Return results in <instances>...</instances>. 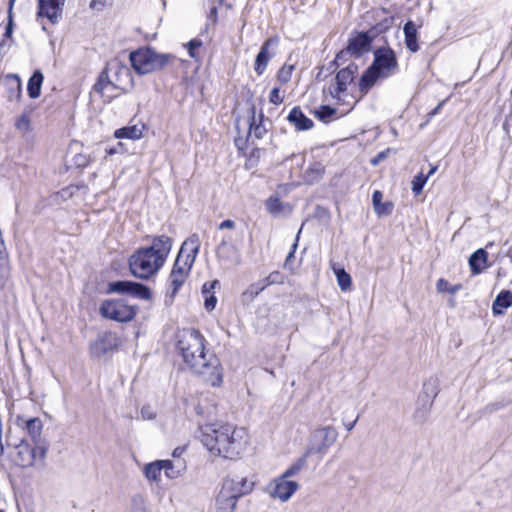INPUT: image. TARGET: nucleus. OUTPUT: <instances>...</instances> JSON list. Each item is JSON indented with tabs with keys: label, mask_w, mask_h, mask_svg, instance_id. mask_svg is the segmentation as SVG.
I'll return each mask as SVG.
<instances>
[{
	"label": "nucleus",
	"mask_w": 512,
	"mask_h": 512,
	"mask_svg": "<svg viewBox=\"0 0 512 512\" xmlns=\"http://www.w3.org/2000/svg\"><path fill=\"white\" fill-rule=\"evenodd\" d=\"M237 507L235 498L229 496L225 491L220 489L216 496V510L217 512H234Z\"/></svg>",
	"instance_id": "nucleus-31"
},
{
	"label": "nucleus",
	"mask_w": 512,
	"mask_h": 512,
	"mask_svg": "<svg viewBox=\"0 0 512 512\" xmlns=\"http://www.w3.org/2000/svg\"><path fill=\"white\" fill-rule=\"evenodd\" d=\"M436 288L438 292L444 293L447 292L449 294H455L461 289V285H451L447 280L444 278H440L436 283Z\"/></svg>",
	"instance_id": "nucleus-46"
},
{
	"label": "nucleus",
	"mask_w": 512,
	"mask_h": 512,
	"mask_svg": "<svg viewBox=\"0 0 512 512\" xmlns=\"http://www.w3.org/2000/svg\"><path fill=\"white\" fill-rule=\"evenodd\" d=\"M392 151H393L392 148H387V149L379 152L375 157H373L370 160L371 165L372 166H377L379 163L384 161Z\"/></svg>",
	"instance_id": "nucleus-54"
},
{
	"label": "nucleus",
	"mask_w": 512,
	"mask_h": 512,
	"mask_svg": "<svg viewBox=\"0 0 512 512\" xmlns=\"http://www.w3.org/2000/svg\"><path fill=\"white\" fill-rule=\"evenodd\" d=\"M216 255L220 260H225L236 264L240 262L237 247L230 243V241L226 238H223V240L218 245Z\"/></svg>",
	"instance_id": "nucleus-22"
},
{
	"label": "nucleus",
	"mask_w": 512,
	"mask_h": 512,
	"mask_svg": "<svg viewBox=\"0 0 512 512\" xmlns=\"http://www.w3.org/2000/svg\"><path fill=\"white\" fill-rule=\"evenodd\" d=\"M394 204L390 201L382 202L379 206L374 208V212L379 216H389L392 214Z\"/></svg>",
	"instance_id": "nucleus-49"
},
{
	"label": "nucleus",
	"mask_w": 512,
	"mask_h": 512,
	"mask_svg": "<svg viewBox=\"0 0 512 512\" xmlns=\"http://www.w3.org/2000/svg\"><path fill=\"white\" fill-rule=\"evenodd\" d=\"M203 42L202 40L198 39V38H194V39H191L187 44H186V48H187V51H188V54L191 58H196L197 57V53H196V50L198 48H200L202 46Z\"/></svg>",
	"instance_id": "nucleus-51"
},
{
	"label": "nucleus",
	"mask_w": 512,
	"mask_h": 512,
	"mask_svg": "<svg viewBox=\"0 0 512 512\" xmlns=\"http://www.w3.org/2000/svg\"><path fill=\"white\" fill-rule=\"evenodd\" d=\"M287 121L292 124L297 131H307L314 126L313 120L307 117L299 106H295L290 110Z\"/></svg>",
	"instance_id": "nucleus-18"
},
{
	"label": "nucleus",
	"mask_w": 512,
	"mask_h": 512,
	"mask_svg": "<svg viewBox=\"0 0 512 512\" xmlns=\"http://www.w3.org/2000/svg\"><path fill=\"white\" fill-rule=\"evenodd\" d=\"M512 306V291L501 290L492 303V314L495 317L503 316L508 308Z\"/></svg>",
	"instance_id": "nucleus-20"
},
{
	"label": "nucleus",
	"mask_w": 512,
	"mask_h": 512,
	"mask_svg": "<svg viewBox=\"0 0 512 512\" xmlns=\"http://www.w3.org/2000/svg\"><path fill=\"white\" fill-rule=\"evenodd\" d=\"M206 339L199 330L190 328L177 334L176 348L183 361L190 369L202 376H216L217 381H222L219 372V359L213 353L205 352Z\"/></svg>",
	"instance_id": "nucleus-1"
},
{
	"label": "nucleus",
	"mask_w": 512,
	"mask_h": 512,
	"mask_svg": "<svg viewBox=\"0 0 512 512\" xmlns=\"http://www.w3.org/2000/svg\"><path fill=\"white\" fill-rule=\"evenodd\" d=\"M267 288L263 279L256 283L251 284L243 293L242 301L250 303L252 302L264 289Z\"/></svg>",
	"instance_id": "nucleus-34"
},
{
	"label": "nucleus",
	"mask_w": 512,
	"mask_h": 512,
	"mask_svg": "<svg viewBox=\"0 0 512 512\" xmlns=\"http://www.w3.org/2000/svg\"><path fill=\"white\" fill-rule=\"evenodd\" d=\"M175 60V55L159 53L149 45L139 47L129 53L130 65L139 76L161 72Z\"/></svg>",
	"instance_id": "nucleus-3"
},
{
	"label": "nucleus",
	"mask_w": 512,
	"mask_h": 512,
	"mask_svg": "<svg viewBox=\"0 0 512 512\" xmlns=\"http://www.w3.org/2000/svg\"><path fill=\"white\" fill-rule=\"evenodd\" d=\"M17 465L26 468L32 467L35 463L32 447L25 441L17 446Z\"/></svg>",
	"instance_id": "nucleus-26"
},
{
	"label": "nucleus",
	"mask_w": 512,
	"mask_h": 512,
	"mask_svg": "<svg viewBox=\"0 0 512 512\" xmlns=\"http://www.w3.org/2000/svg\"><path fill=\"white\" fill-rule=\"evenodd\" d=\"M44 81V75L41 70L33 71L27 83V93L31 99H37L41 95V87Z\"/></svg>",
	"instance_id": "nucleus-28"
},
{
	"label": "nucleus",
	"mask_w": 512,
	"mask_h": 512,
	"mask_svg": "<svg viewBox=\"0 0 512 512\" xmlns=\"http://www.w3.org/2000/svg\"><path fill=\"white\" fill-rule=\"evenodd\" d=\"M10 275L7 260H0V290L4 289Z\"/></svg>",
	"instance_id": "nucleus-47"
},
{
	"label": "nucleus",
	"mask_w": 512,
	"mask_h": 512,
	"mask_svg": "<svg viewBox=\"0 0 512 512\" xmlns=\"http://www.w3.org/2000/svg\"><path fill=\"white\" fill-rule=\"evenodd\" d=\"M25 428L28 435L31 437L32 442H38V449L43 455L49 449L48 441L42 437L43 423L40 418L33 417L25 422Z\"/></svg>",
	"instance_id": "nucleus-17"
},
{
	"label": "nucleus",
	"mask_w": 512,
	"mask_h": 512,
	"mask_svg": "<svg viewBox=\"0 0 512 512\" xmlns=\"http://www.w3.org/2000/svg\"><path fill=\"white\" fill-rule=\"evenodd\" d=\"M278 44V36L269 37L263 42L254 63V70L257 75L260 76L265 72L269 60L276 55Z\"/></svg>",
	"instance_id": "nucleus-13"
},
{
	"label": "nucleus",
	"mask_w": 512,
	"mask_h": 512,
	"mask_svg": "<svg viewBox=\"0 0 512 512\" xmlns=\"http://www.w3.org/2000/svg\"><path fill=\"white\" fill-rule=\"evenodd\" d=\"M333 270H334V274L336 276L339 288L342 291L350 290V288L352 286V278H351L350 274L347 273L345 271V269L341 268V267L334 268Z\"/></svg>",
	"instance_id": "nucleus-36"
},
{
	"label": "nucleus",
	"mask_w": 512,
	"mask_h": 512,
	"mask_svg": "<svg viewBox=\"0 0 512 512\" xmlns=\"http://www.w3.org/2000/svg\"><path fill=\"white\" fill-rule=\"evenodd\" d=\"M159 464H161L162 470L165 471V475L171 479L180 476L181 472L186 468V463L183 459L176 460L175 462L169 459L159 460Z\"/></svg>",
	"instance_id": "nucleus-30"
},
{
	"label": "nucleus",
	"mask_w": 512,
	"mask_h": 512,
	"mask_svg": "<svg viewBox=\"0 0 512 512\" xmlns=\"http://www.w3.org/2000/svg\"><path fill=\"white\" fill-rule=\"evenodd\" d=\"M250 138H251V136H249V134L247 135L246 138H242V137L235 138L234 143L239 151H242L248 147Z\"/></svg>",
	"instance_id": "nucleus-60"
},
{
	"label": "nucleus",
	"mask_w": 512,
	"mask_h": 512,
	"mask_svg": "<svg viewBox=\"0 0 512 512\" xmlns=\"http://www.w3.org/2000/svg\"><path fill=\"white\" fill-rule=\"evenodd\" d=\"M121 75H125L127 77H130V81L131 82L133 81L130 69L127 66H125V65H117L116 76L119 77Z\"/></svg>",
	"instance_id": "nucleus-63"
},
{
	"label": "nucleus",
	"mask_w": 512,
	"mask_h": 512,
	"mask_svg": "<svg viewBox=\"0 0 512 512\" xmlns=\"http://www.w3.org/2000/svg\"><path fill=\"white\" fill-rule=\"evenodd\" d=\"M143 131L137 125L125 126L115 130L114 137L117 139L138 140L142 137Z\"/></svg>",
	"instance_id": "nucleus-32"
},
{
	"label": "nucleus",
	"mask_w": 512,
	"mask_h": 512,
	"mask_svg": "<svg viewBox=\"0 0 512 512\" xmlns=\"http://www.w3.org/2000/svg\"><path fill=\"white\" fill-rule=\"evenodd\" d=\"M254 488V482L248 480L247 477H226L223 482L221 489L225 491L229 496L238 499L252 492Z\"/></svg>",
	"instance_id": "nucleus-11"
},
{
	"label": "nucleus",
	"mask_w": 512,
	"mask_h": 512,
	"mask_svg": "<svg viewBox=\"0 0 512 512\" xmlns=\"http://www.w3.org/2000/svg\"><path fill=\"white\" fill-rule=\"evenodd\" d=\"M141 416L145 420H153L156 417V413L150 405H144L141 408Z\"/></svg>",
	"instance_id": "nucleus-58"
},
{
	"label": "nucleus",
	"mask_w": 512,
	"mask_h": 512,
	"mask_svg": "<svg viewBox=\"0 0 512 512\" xmlns=\"http://www.w3.org/2000/svg\"><path fill=\"white\" fill-rule=\"evenodd\" d=\"M89 163H90L89 157L84 154L79 153L74 156V164L78 168H85L89 165Z\"/></svg>",
	"instance_id": "nucleus-55"
},
{
	"label": "nucleus",
	"mask_w": 512,
	"mask_h": 512,
	"mask_svg": "<svg viewBox=\"0 0 512 512\" xmlns=\"http://www.w3.org/2000/svg\"><path fill=\"white\" fill-rule=\"evenodd\" d=\"M130 273L138 279L149 280L164 266V263L154 257L142 246L137 248L128 258Z\"/></svg>",
	"instance_id": "nucleus-4"
},
{
	"label": "nucleus",
	"mask_w": 512,
	"mask_h": 512,
	"mask_svg": "<svg viewBox=\"0 0 512 512\" xmlns=\"http://www.w3.org/2000/svg\"><path fill=\"white\" fill-rule=\"evenodd\" d=\"M14 30V20H13V10H10V6H8V16H7V24L5 27L4 37L7 39H11Z\"/></svg>",
	"instance_id": "nucleus-52"
},
{
	"label": "nucleus",
	"mask_w": 512,
	"mask_h": 512,
	"mask_svg": "<svg viewBox=\"0 0 512 512\" xmlns=\"http://www.w3.org/2000/svg\"><path fill=\"white\" fill-rule=\"evenodd\" d=\"M383 194L381 191L379 190H375L372 194V203H373V207H377L379 206L383 201Z\"/></svg>",
	"instance_id": "nucleus-64"
},
{
	"label": "nucleus",
	"mask_w": 512,
	"mask_h": 512,
	"mask_svg": "<svg viewBox=\"0 0 512 512\" xmlns=\"http://www.w3.org/2000/svg\"><path fill=\"white\" fill-rule=\"evenodd\" d=\"M249 136H253L256 139H262L264 135L268 132V127L265 123H257L256 121V107L254 104H251L249 108V116H248Z\"/></svg>",
	"instance_id": "nucleus-24"
},
{
	"label": "nucleus",
	"mask_w": 512,
	"mask_h": 512,
	"mask_svg": "<svg viewBox=\"0 0 512 512\" xmlns=\"http://www.w3.org/2000/svg\"><path fill=\"white\" fill-rule=\"evenodd\" d=\"M379 79H385L373 66H368L361 74L358 87L362 95H366Z\"/></svg>",
	"instance_id": "nucleus-19"
},
{
	"label": "nucleus",
	"mask_w": 512,
	"mask_h": 512,
	"mask_svg": "<svg viewBox=\"0 0 512 512\" xmlns=\"http://www.w3.org/2000/svg\"><path fill=\"white\" fill-rule=\"evenodd\" d=\"M217 285H219V281L218 280H213V281L204 283L203 286H202V289H201V292H202L203 296H206V295H209V294H213L212 290Z\"/></svg>",
	"instance_id": "nucleus-59"
},
{
	"label": "nucleus",
	"mask_w": 512,
	"mask_h": 512,
	"mask_svg": "<svg viewBox=\"0 0 512 512\" xmlns=\"http://www.w3.org/2000/svg\"><path fill=\"white\" fill-rule=\"evenodd\" d=\"M504 406L505 404L503 402H494L486 405L484 411L486 413H493L495 411L502 409Z\"/></svg>",
	"instance_id": "nucleus-62"
},
{
	"label": "nucleus",
	"mask_w": 512,
	"mask_h": 512,
	"mask_svg": "<svg viewBox=\"0 0 512 512\" xmlns=\"http://www.w3.org/2000/svg\"><path fill=\"white\" fill-rule=\"evenodd\" d=\"M372 43L373 40L366 31H355L349 37L346 47L352 56L359 58L371 50Z\"/></svg>",
	"instance_id": "nucleus-16"
},
{
	"label": "nucleus",
	"mask_w": 512,
	"mask_h": 512,
	"mask_svg": "<svg viewBox=\"0 0 512 512\" xmlns=\"http://www.w3.org/2000/svg\"><path fill=\"white\" fill-rule=\"evenodd\" d=\"M293 65H284L277 73V79L280 83L285 84L290 81L292 76Z\"/></svg>",
	"instance_id": "nucleus-48"
},
{
	"label": "nucleus",
	"mask_w": 512,
	"mask_h": 512,
	"mask_svg": "<svg viewBox=\"0 0 512 512\" xmlns=\"http://www.w3.org/2000/svg\"><path fill=\"white\" fill-rule=\"evenodd\" d=\"M325 173V167L321 162H313L303 174V180L306 184L312 185L319 182Z\"/></svg>",
	"instance_id": "nucleus-29"
},
{
	"label": "nucleus",
	"mask_w": 512,
	"mask_h": 512,
	"mask_svg": "<svg viewBox=\"0 0 512 512\" xmlns=\"http://www.w3.org/2000/svg\"><path fill=\"white\" fill-rule=\"evenodd\" d=\"M137 310V306L128 305L124 299H106L99 307V313L103 318L120 323L132 321Z\"/></svg>",
	"instance_id": "nucleus-7"
},
{
	"label": "nucleus",
	"mask_w": 512,
	"mask_h": 512,
	"mask_svg": "<svg viewBox=\"0 0 512 512\" xmlns=\"http://www.w3.org/2000/svg\"><path fill=\"white\" fill-rule=\"evenodd\" d=\"M334 80L335 85L329 89L330 95L333 98H338L342 93L346 92L347 85L354 81L353 77L348 72H345L344 69H340L336 73Z\"/></svg>",
	"instance_id": "nucleus-23"
},
{
	"label": "nucleus",
	"mask_w": 512,
	"mask_h": 512,
	"mask_svg": "<svg viewBox=\"0 0 512 512\" xmlns=\"http://www.w3.org/2000/svg\"><path fill=\"white\" fill-rule=\"evenodd\" d=\"M121 340L116 333L106 331L100 333L97 339L90 345V353L93 357L101 358L102 356L118 350Z\"/></svg>",
	"instance_id": "nucleus-10"
},
{
	"label": "nucleus",
	"mask_w": 512,
	"mask_h": 512,
	"mask_svg": "<svg viewBox=\"0 0 512 512\" xmlns=\"http://www.w3.org/2000/svg\"><path fill=\"white\" fill-rule=\"evenodd\" d=\"M488 252L484 248L474 251L469 259L468 264L472 275H479L487 267Z\"/></svg>",
	"instance_id": "nucleus-21"
},
{
	"label": "nucleus",
	"mask_w": 512,
	"mask_h": 512,
	"mask_svg": "<svg viewBox=\"0 0 512 512\" xmlns=\"http://www.w3.org/2000/svg\"><path fill=\"white\" fill-rule=\"evenodd\" d=\"M433 404L432 401L425 400L423 404H419L413 413V420L416 424H423L427 421Z\"/></svg>",
	"instance_id": "nucleus-35"
},
{
	"label": "nucleus",
	"mask_w": 512,
	"mask_h": 512,
	"mask_svg": "<svg viewBox=\"0 0 512 512\" xmlns=\"http://www.w3.org/2000/svg\"><path fill=\"white\" fill-rule=\"evenodd\" d=\"M144 475L145 477L150 481H158L161 476L162 467L161 464H159V460L146 464L144 466Z\"/></svg>",
	"instance_id": "nucleus-40"
},
{
	"label": "nucleus",
	"mask_w": 512,
	"mask_h": 512,
	"mask_svg": "<svg viewBox=\"0 0 512 512\" xmlns=\"http://www.w3.org/2000/svg\"><path fill=\"white\" fill-rule=\"evenodd\" d=\"M423 395L424 396H431V399L429 401H432V404L434 403L435 398L439 394V381L437 378L430 377L428 380H426L423 383Z\"/></svg>",
	"instance_id": "nucleus-37"
},
{
	"label": "nucleus",
	"mask_w": 512,
	"mask_h": 512,
	"mask_svg": "<svg viewBox=\"0 0 512 512\" xmlns=\"http://www.w3.org/2000/svg\"><path fill=\"white\" fill-rule=\"evenodd\" d=\"M217 304V297L214 294L204 296V307L207 311H213Z\"/></svg>",
	"instance_id": "nucleus-56"
},
{
	"label": "nucleus",
	"mask_w": 512,
	"mask_h": 512,
	"mask_svg": "<svg viewBox=\"0 0 512 512\" xmlns=\"http://www.w3.org/2000/svg\"><path fill=\"white\" fill-rule=\"evenodd\" d=\"M15 126L20 130H29L30 118L26 113H22L16 120Z\"/></svg>",
	"instance_id": "nucleus-53"
},
{
	"label": "nucleus",
	"mask_w": 512,
	"mask_h": 512,
	"mask_svg": "<svg viewBox=\"0 0 512 512\" xmlns=\"http://www.w3.org/2000/svg\"><path fill=\"white\" fill-rule=\"evenodd\" d=\"M108 86L113 87L114 89H120V87L114 84L109 77V69L105 67L98 75L95 84L93 85V91L99 94H102L104 89Z\"/></svg>",
	"instance_id": "nucleus-33"
},
{
	"label": "nucleus",
	"mask_w": 512,
	"mask_h": 512,
	"mask_svg": "<svg viewBox=\"0 0 512 512\" xmlns=\"http://www.w3.org/2000/svg\"><path fill=\"white\" fill-rule=\"evenodd\" d=\"M429 179V175H425L423 172L418 173L416 176H414L412 180V192L414 195H419L422 193L423 188Z\"/></svg>",
	"instance_id": "nucleus-44"
},
{
	"label": "nucleus",
	"mask_w": 512,
	"mask_h": 512,
	"mask_svg": "<svg viewBox=\"0 0 512 512\" xmlns=\"http://www.w3.org/2000/svg\"><path fill=\"white\" fill-rule=\"evenodd\" d=\"M263 281L267 287L273 284H282L284 282V275L279 271H273Z\"/></svg>",
	"instance_id": "nucleus-50"
},
{
	"label": "nucleus",
	"mask_w": 512,
	"mask_h": 512,
	"mask_svg": "<svg viewBox=\"0 0 512 512\" xmlns=\"http://www.w3.org/2000/svg\"><path fill=\"white\" fill-rule=\"evenodd\" d=\"M337 438L338 432L335 427L331 425L319 427L311 433L304 453L308 457L317 454L321 459L337 441Z\"/></svg>",
	"instance_id": "nucleus-6"
},
{
	"label": "nucleus",
	"mask_w": 512,
	"mask_h": 512,
	"mask_svg": "<svg viewBox=\"0 0 512 512\" xmlns=\"http://www.w3.org/2000/svg\"><path fill=\"white\" fill-rule=\"evenodd\" d=\"M307 458L308 456L304 453L281 476L289 480V478L297 475L306 466Z\"/></svg>",
	"instance_id": "nucleus-39"
},
{
	"label": "nucleus",
	"mask_w": 512,
	"mask_h": 512,
	"mask_svg": "<svg viewBox=\"0 0 512 512\" xmlns=\"http://www.w3.org/2000/svg\"><path fill=\"white\" fill-rule=\"evenodd\" d=\"M187 277L188 275H178L174 273L169 274V282L171 286V292L169 293V296L171 299H173L177 295L178 291L183 286Z\"/></svg>",
	"instance_id": "nucleus-41"
},
{
	"label": "nucleus",
	"mask_w": 512,
	"mask_h": 512,
	"mask_svg": "<svg viewBox=\"0 0 512 512\" xmlns=\"http://www.w3.org/2000/svg\"><path fill=\"white\" fill-rule=\"evenodd\" d=\"M106 292L108 294L117 293L128 295L142 300H150L152 298V291L147 285L132 280H116L109 282Z\"/></svg>",
	"instance_id": "nucleus-8"
},
{
	"label": "nucleus",
	"mask_w": 512,
	"mask_h": 512,
	"mask_svg": "<svg viewBox=\"0 0 512 512\" xmlns=\"http://www.w3.org/2000/svg\"><path fill=\"white\" fill-rule=\"evenodd\" d=\"M373 61L370 64L384 78H388L398 70L397 56L389 46L377 47L373 51Z\"/></svg>",
	"instance_id": "nucleus-9"
},
{
	"label": "nucleus",
	"mask_w": 512,
	"mask_h": 512,
	"mask_svg": "<svg viewBox=\"0 0 512 512\" xmlns=\"http://www.w3.org/2000/svg\"><path fill=\"white\" fill-rule=\"evenodd\" d=\"M301 231H302V227L299 229V231L297 232L296 236H295V239H294V242L291 246V249L285 259V262H284V268L285 269H288L290 271H293L294 270V258H295V253H296V250L298 248V244H299V239H300V234H301Z\"/></svg>",
	"instance_id": "nucleus-42"
},
{
	"label": "nucleus",
	"mask_w": 512,
	"mask_h": 512,
	"mask_svg": "<svg viewBox=\"0 0 512 512\" xmlns=\"http://www.w3.org/2000/svg\"><path fill=\"white\" fill-rule=\"evenodd\" d=\"M6 81L8 82V99L21 102L22 100V82L18 74H7Z\"/></svg>",
	"instance_id": "nucleus-27"
},
{
	"label": "nucleus",
	"mask_w": 512,
	"mask_h": 512,
	"mask_svg": "<svg viewBox=\"0 0 512 512\" xmlns=\"http://www.w3.org/2000/svg\"><path fill=\"white\" fill-rule=\"evenodd\" d=\"M65 2L66 0H37V19L46 18L51 24H57L62 19Z\"/></svg>",
	"instance_id": "nucleus-12"
},
{
	"label": "nucleus",
	"mask_w": 512,
	"mask_h": 512,
	"mask_svg": "<svg viewBox=\"0 0 512 512\" xmlns=\"http://www.w3.org/2000/svg\"><path fill=\"white\" fill-rule=\"evenodd\" d=\"M200 250V239L197 234H191L181 245L170 273L188 275L193 267Z\"/></svg>",
	"instance_id": "nucleus-5"
},
{
	"label": "nucleus",
	"mask_w": 512,
	"mask_h": 512,
	"mask_svg": "<svg viewBox=\"0 0 512 512\" xmlns=\"http://www.w3.org/2000/svg\"><path fill=\"white\" fill-rule=\"evenodd\" d=\"M349 56H352L351 52L347 51V47H345L336 54L334 59L341 64L346 62Z\"/></svg>",
	"instance_id": "nucleus-61"
},
{
	"label": "nucleus",
	"mask_w": 512,
	"mask_h": 512,
	"mask_svg": "<svg viewBox=\"0 0 512 512\" xmlns=\"http://www.w3.org/2000/svg\"><path fill=\"white\" fill-rule=\"evenodd\" d=\"M299 485L296 481L288 480L279 476L267 487V491L272 498L279 499L282 502L288 501L298 490Z\"/></svg>",
	"instance_id": "nucleus-14"
},
{
	"label": "nucleus",
	"mask_w": 512,
	"mask_h": 512,
	"mask_svg": "<svg viewBox=\"0 0 512 512\" xmlns=\"http://www.w3.org/2000/svg\"><path fill=\"white\" fill-rule=\"evenodd\" d=\"M403 32L405 36V45L406 48L415 53L419 50L418 46V32L416 29V25L412 20H408L403 27Z\"/></svg>",
	"instance_id": "nucleus-25"
},
{
	"label": "nucleus",
	"mask_w": 512,
	"mask_h": 512,
	"mask_svg": "<svg viewBox=\"0 0 512 512\" xmlns=\"http://www.w3.org/2000/svg\"><path fill=\"white\" fill-rule=\"evenodd\" d=\"M243 433L231 424L207 425L202 433V443L214 455L234 459L243 449Z\"/></svg>",
	"instance_id": "nucleus-2"
},
{
	"label": "nucleus",
	"mask_w": 512,
	"mask_h": 512,
	"mask_svg": "<svg viewBox=\"0 0 512 512\" xmlns=\"http://www.w3.org/2000/svg\"><path fill=\"white\" fill-rule=\"evenodd\" d=\"M392 23V19L391 18H385L383 21L377 23L376 25L372 26L369 30H367L366 32L371 36L372 40L374 41V39L386 32L390 25Z\"/></svg>",
	"instance_id": "nucleus-43"
},
{
	"label": "nucleus",
	"mask_w": 512,
	"mask_h": 512,
	"mask_svg": "<svg viewBox=\"0 0 512 512\" xmlns=\"http://www.w3.org/2000/svg\"><path fill=\"white\" fill-rule=\"evenodd\" d=\"M144 239L151 240V245L144 246L147 251L165 264L173 246V239L167 235H146Z\"/></svg>",
	"instance_id": "nucleus-15"
},
{
	"label": "nucleus",
	"mask_w": 512,
	"mask_h": 512,
	"mask_svg": "<svg viewBox=\"0 0 512 512\" xmlns=\"http://www.w3.org/2000/svg\"><path fill=\"white\" fill-rule=\"evenodd\" d=\"M313 114L318 120L328 123L337 114V109L330 105H321Z\"/></svg>",
	"instance_id": "nucleus-38"
},
{
	"label": "nucleus",
	"mask_w": 512,
	"mask_h": 512,
	"mask_svg": "<svg viewBox=\"0 0 512 512\" xmlns=\"http://www.w3.org/2000/svg\"><path fill=\"white\" fill-rule=\"evenodd\" d=\"M269 101L274 105H279L283 102V98L280 96V88L274 87L269 94Z\"/></svg>",
	"instance_id": "nucleus-57"
},
{
	"label": "nucleus",
	"mask_w": 512,
	"mask_h": 512,
	"mask_svg": "<svg viewBox=\"0 0 512 512\" xmlns=\"http://www.w3.org/2000/svg\"><path fill=\"white\" fill-rule=\"evenodd\" d=\"M265 205L267 211L273 215H278L283 209V204L277 196H270Z\"/></svg>",
	"instance_id": "nucleus-45"
}]
</instances>
